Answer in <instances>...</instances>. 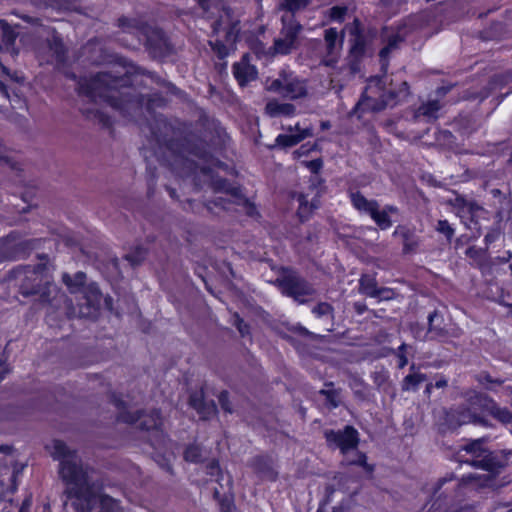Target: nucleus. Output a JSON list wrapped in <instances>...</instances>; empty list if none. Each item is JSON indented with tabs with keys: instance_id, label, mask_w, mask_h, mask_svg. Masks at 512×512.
Here are the masks:
<instances>
[{
	"instance_id": "f257e3e1",
	"label": "nucleus",
	"mask_w": 512,
	"mask_h": 512,
	"mask_svg": "<svg viewBox=\"0 0 512 512\" xmlns=\"http://www.w3.org/2000/svg\"><path fill=\"white\" fill-rule=\"evenodd\" d=\"M74 497L77 512H119V504L113 498L96 493L89 485L77 455L66 450V495Z\"/></svg>"
},
{
	"instance_id": "f03ea898",
	"label": "nucleus",
	"mask_w": 512,
	"mask_h": 512,
	"mask_svg": "<svg viewBox=\"0 0 512 512\" xmlns=\"http://www.w3.org/2000/svg\"><path fill=\"white\" fill-rule=\"evenodd\" d=\"M85 274L78 272L74 280L66 277V287L71 294H79L81 297H75L81 300L76 308L71 311L66 310V315L71 314L79 317L94 318L102 309H112V298L103 296L95 283L85 284Z\"/></svg>"
},
{
	"instance_id": "7ed1b4c3",
	"label": "nucleus",
	"mask_w": 512,
	"mask_h": 512,
	"mask_svg": "<svg viewBox=\"0 0 512 512\" xmlns=\"http://www.w3.org/2000/svg\"><path fill=\"white\" fill-rule=\"evenodd\" d=\"M387 77H374L368 82L363 97L357 104V109L365 111H380L388 106H394L408 95V85L401 82L398 90L386 87Z\"/></svg>"
},
{
	"instance_id": "20e7f679",
	"label": "nucleus",
	"mask_w": 512,
	"mask_h": 512,
	"mask_svg": "<svg viewBox=\"0 0 512 512\" xmlns=\"http://www.w3.org/2000/svg\"><path fill=\"white\" fill-rule=\"evenodd\" d=\"M125 83L126 80L123 78L114 77L108 73H100L90 81L87 93L93 98H104L113 107L123 109L124 104L118 101V96L121 98L130 96L129 88L124 87Z\"/></svg>"
},
{
	"instance_id": "39448f33",
	"label": "nucleus",
	"mask_w": 512,
	"mask_h": 512,
	"mask_svg": "<svg viewBox=\"0 0 512 512\" xmlns=\"http://www.w3.org/2000/svg\"><path fill=\"white\" fill-rule=\"evenodd\" d=\"M478 411L487 412L495 419L505 424L512 422V413L507 408L500 407L493 399L485 395L476 394L471 398L469 412L459 417V423L480 422L481 419L477 416Z\"/></svg>"
},
{
	"instance_id": "423d86ee",
	"label": "nucleus",
	"mask_w": 512,
	"mask_h": 512,
	"mask_svg": "<svg viewBox=\"0 0 512 512\" xmlns=\"http://www.w3.org/2000/svg\"><path fill=\"white\" fill-rule=\"evenodd\" d=\"M266 90L281 94L289 99H298L307 95L305 81L299 79L292 72L286 71H282L278 78L268 81Z\"/></svg>"
},
{
	"instance_id": "0eeeda50",
	"label": "nucleus",
	"mask_w": 512,
	"mask_h": 512,
	"mask_svg": "<svg viewBox=\"0 0 512 512\" xmlns=\"http://www.w3.org/2000/svg\"><path fill=\"white\" fill-rule=\"evenodd\" d=\"M282 23L283 28L280 36L274 42V49L276 53L284 55L290 53L296 47L301 25L295 21L291 14L283 15Z\"/></svg>"
},
{
	"instance_id": "6e6552de",
	"label": "nucleus",
	"mask_w": 512,
	"mask_h": 512,
	"mask_svg": "<svg viewBox=\"0 0 512 512\" xmlns=\"http://www.w3.org/2000/svg\"><path fill=\"white\" fill-rule=\"evenodd\" d=\"M325 436L328 443L339 448L343 454L354 450L358 444V433L350 426L343 431H327Z\"/></svg>"
},
{
	"instance_id": "1a4fd4ad",
	"label": "nucleus",
	"mask_w": 512,
	"mask_h": 512,
	"mask_svg": "<svg viewBox=\"0 0 512 512\" xmlns=\"http://www.w3.org/2000/svg\"><path fill=\"white\" fill-rule=\"evenodd\" d=\"M121 421L126 423H139V427L146 430H157L162 420L157 411L147 415H140L137 410L130 409L122 411L119 415Z\"/></svg>"
},
{
	"instance_id": "9d476101",
	"label": "nucleus",
	"mask_w": 512,
	"mask_h": 512,
	"mask_svg": "<svg viewBox=\"0 0 512 512\" xmlns=\"http://www.w3.org/2000/svg\"><path fill=\"white\" fill-rule=\"evenodd\" d=\"M285 129L287 133L280 134L275 139L277 146L284 148L291 147L312 135V129L310 127H301L299 123L294 127L289 126Z\"/></svg>"
},
{
	"instance_id": "9b49d317",
	"label": "nucleus",
	"mask_w": 512,
	"mask_h": 512,
	"mask_svg": "<svg viewBox=\"0 0 512 512\" xmlns=\"http://www.w3.org/2000/svg\"><path fill=\"white\" fill-rule=\"evenodd\" d=\"M233 74L240 85H245L257 77V70L249 63L248 55H244L241 61L234 64Z\"/></svg>"
},
{
	"instance_id": "f8f14e48",
	"label": "nucleus",
	"mask_w": 512,
	"mask_h": 512,
	"mask_svg": "<svg viewBox=\"0 0 512 512\" xmlns=\"http://www.w3.org/2000/svg\"><path fill=\"white\" fill-rule=\"evenodd\" d=\"M284 289L288 295L293 296L300 302H303L301 299L302 296L309 295L313 292L311 286L307 282L297 277H289L285 281Z\"/></svg>"
},
{
	"instance_id": "ddd939ff",
	"label": "nucleus",
	"mask_w": 512,
	"mask_h": 512,
	"mask_svg": "<svg viewBox=\"0 0 512 512\" xmlns=\"http://www.w3.org/2000/svg\"><path fill=\"white\" fill-rule=\"evenodd\" d=\"M296 108L293 104L280 102L276 99L269 100L265 107V112L270 117H291L295 114Z\"/></svg>"
},
{
	"instance_id": "4468645a",
	"label": "nucleus",
	"mask_w": 512,
	"mask_h": 512,
	"mask_svg": "<svg viewBox=\"0 0 512 512\" xmlns=\"http://www.w3.org/2000/svg\"><path fill=\"white\" fill-rule=\"evenodd\" d=\"M33 280L41 282L42 278H40V275L38 273H34ZM21 289L24 295L39 294L43 300H49L51 294L56 292V287L50 284L48 281L45 282L44 286H41L40 283H38L37 286L31 289L26 287V285H23Z\"/></svg>"
},
{
	"instance_id": "2eb2a0df",
	"label": "nucleus",
	"mask_w": 512,
	"mask_h": 512,
	"mask_svg": "<svg viewBox=\"0 0 512 512\" xmlns=\"http://www.w3.org/2000/svg\"><path fill=\"white\" fill-rule=\"evenodd\" d=\"M131 29V33L138 38L139 42H144L150 46H153L158 39L162 38V34L159 30H154L149 27H134Z\"/></svg>"
},
{
	"instance_id": "dca6fc26",
	"label": "nucleus",
	"mask_w": 512,
	"mask_h": 512,
	"mask_svg": "<svg viewBox=\"0 0 512 512\" xmlns=\"http://www.w3.org/2000/svg\"><path fill=\"white\" fill-rule=\"evenodd\" d=\"M397 209L392 206H387L383 210H379V206L373 211L371 214V218L375 221V223L383 230L388 229L392 225V221L390 220V214L396 213Z\"/></svg>"
},
{
	"instance_id": "f3484780",
	"label": "nucleus",
	"mask_w": 512,
	"mask_h": 512,
	"mask_svg": "<svg viewBox=\"0 0 512 512\" xmlns=\"http://www.w3.org/2000/svg\"><path fill=\"white\" fill-rule=\"evenodd\" d=\"M351 202L359 212L366 213L370 216L378 205L376 201L368 200L360 193H352Z\"/></svg>"
},
{
	"instance_id": "a211bd4d",
	"label": "nucleus",
	"mask_w": 512,
	"mask_h": 512,
	"mask_svg": "<svg viewBox=\"0 0 512 512\" xmlns=\"http://www.w3.org/2000/svg\"><path fill=\"white\" fill-rule=\"evenodd\" d=\"M236 36L229 32L226 35V43H222L219 40L211 41L210 44L212 49L218 54L219 57L223 58L228 55L230 48L235 42Z\"/></svg>"
},
{
	"instance_id": "6ab92c4d",
	"label": "nucleus",
	"mask_w": 512,
	"mask_h": 512,
	"mask_svg": "<svg viewBox=\"0 0 512 512\" xmlns=\"http://www.w3.org/2000/svg\"><path fill=\"white\" fill-rule=\"evenodd\" d=\"M297 201L299 203L298 207V215L301 220H305L309 217L311 212L318 207V201L312 200L310 203L307 200L305 195L299 194L297 196Z\"/></svg>"
},
{
	"instance_id": "aec40b11",
	"label": "nucleus",
	"mask_w": 512,
	"mask_h": 512,
	"mask_svg": "<svg viewBox=\"0 0 512 512\" xmlns=\"http://www.w3.org/2000/svg\"><path fill=\"white\" fill-rule=\"evenodd\" d=\"M426 380V376L419 372H413L408 374L402 383V389L404 391H415L418 386Z\"/></svg>"
},
{
	"instance_id": "412c9836",
	"label": "nucleus",
	"mask_w": 512,
	"mask_h": 512,
	"mask_svg": "<svg viewBox=\"0 0 512 512\" xmlns=\"http://www.w3.org/2000/svg\"><path fill=\"white\" fill-rule=\"evenodd\" d=\"M325 41L329 54H334L341 47V40L338 42V32L334 28L326 30Z\"/></svg>"
},
{
	"instance_id": "4be33fe9",
	"label": "nucleus",
	"mask_w": 512,
	"mask_h": 512,
	"mask_svg": "<svg viewBox=\"0 0 512 512\" xmlns=\"http://www.w3.org/2000/svg\"><path fill=\"white\" fill-rule=\"evenodd\" d=\"M439 109L440 105L437 101H430L419 107L417 115L426 116L429 119H435L437 117V112L439 111Z\"/></svg>"
},
{
	"instance_id": "5701e85b",
	"label": "nucleus",
	"mask_w": 512,
	"mask_h": 512,
	"mask_svg": "<svg viewBox=\"0 0 512 512\" xmlns=\"http://www.w3.org/2000/svg\"><path fill=\"white\" fill-rule=\"evenodd\" d=\"M307 4V0H282L280 7L293 15L294 12L305 8Z\"/></svg>"
},
{
	"instance_id": "b1692460",
	"label": "nucleus",
	"mask_w": 512,
	"mask_h": 512,
	"mask_svg": "<svg viewBox=\"0 0 512 512\" xmlns=\"http://www.w3.org/2000/svg\"><path fill=\"white\" fill-rule=\"evenodd\" d=\"M360 291L369 296L373 297L377 294V288L372 278L365 276L360 279Z\"/></svg>"
},
{
	"instance_id": "393cba45",
	"label": "nucleus",
	"mask_w": 512,
	"mask_h": 512,
	"mask_svg": "<svg viewBox=\"0 0 512 512\" xmlns=\"http://www.w3.org/2000/svg\"><path fill=\"white\" fill-rule=\"evenodd\" d=\"M202 456L201 448L197 445L189 446L184 454L187 461L198 462Z\"/></svg>"
},
{
	"instance_id": "a878e982",
	"label": "nucleus",
	"mask_w": 512,
	"mask_h": 512,
	"mask_svg": "<svg viewBox=\"0 0 512 512\" xmlns=\"http://www.w3.org/2000/svg\"><path fill=\"white\" fill-rule=\"evenodd\" d=\"M13 243L10 237L0 239V261L10 257V249Z\"/></svg>"
},
{
	"instance_id": "bb28decb",
	"label": "nucleus",
	"mask_w": 512,
	"mask_h": 512,
	"mask_svg": "<svg viewBox=\"0 0 512 512\" xmlns=\"http://www.w3.org/2000/svg\"><path fill=\"white\" fill-rule=\"evenodd\" d=\"M191 404L195 409L199 411L200 414L203 415V418H208L210 415H213L216 411L214 404L206 405L202 410V404L200 402H197L194 398L191 399Z\"/></svg>"
},
{
	"instance_id": "cd10ccee",
	"label": "nucleus",
	"mask_w": 512,
	"mask_h": 512,
	"mask_svg": "<svg viewBox=\"0 0 512 512\" xmlns=\"http://www.w3.org/2000/svg\"><path fill=\"white\" fill-rule=\"evenodd\" d=\"M479 382L487 389L494 390V386H500L503 381L500 379H493L488 374H482L479 376Z\"/></svg>"
},
{
	"instance_id": "c85d7f7f",
	"label": "nucleus",
	"mask_w": 512,
	"mask_h": 512,
	"mask_svg": "<svg viewBox=\"0 0 512 512\" xmlns=\"http://www.w3.org/2000/svg\"><path fill=\"white\" fill-rule=\"evenodd\" d=\"M436 230L439 233L444 234L448 240H450L454 235V229L451 227L447 220H439Z\"/></svg>"
},
{
	"instance_id": "c756f323",
	"label": "nucleus",
	"mask_w": 512,
	"mask_h": 512,
	"mask_svg": "<svg viewBox=\"0 0 512 512\" xmlns=\"http://www.w3.org/2000/svg\"><path fill=\"white\" fill-rule=\"evenodd\" d=\"M313 313L316 317H331L332 316V307L328 303H319L316 307L313 309Z\"/></svg>"
},
{
	"instance_id": "7c9ffc66",
	"label": "nucleus",
	"mask_w": 512,
	"mask_h": 512,
	"mask_svg": "<svg viewBox=\"0 0 512 512\" xmlns=\"http://www.w3.org/2000/svg\"><path fill=\"white\" fill-rule=\"evenodd\" d=\"M464 449L468 453H471L477 457L481 456L484 452V449L482 448V442L480 440L473 441L472 443L466 445Z\"/></svg>"
},
{
	"instance_id": "2f4dec72",
	"label": "nucleus",
	"mask_w": 512,
	"mask_h": 512,
	"mask_svg": "<svg viewBox=\"0 0 512 512\" xmlns=\"http://www.w3.org/2000/svg\"><path fill=\"white\" fill-rule=\"evenodd\" d=\"M401 40H402V37H400L399 35H396L395 37L391 38V39L389 40L388 45H387L386 47H384V48L380 51V57H381L382 59L386 58V57H387V55L389 54L390 50H391L392 48H394V47L397 45V43H398L399 41H401Z\"/></svg>"
},
{
	"instance_id": "473e14b6",
	"label": "nucleus",
	"mask_w": 512,
	"mask_h": 512,
	"mask_svg": "<svg viewBox=\"0 0 512 512\" xmlns=\"http://www.w3.org/2000/svg\"><path fill=\"white\" fill-rule=\"evenodd\" d=\"M0 163L14 167L13 159L9 152L0 144Z\"/></svg>"
},
{
	"instance_id": "72a5a7b5",
	"label": "nucleus",
	"mask_w": 512,
	"mask_h": 512,
	"mask_svg": "<svg viewBox=\"0 0 512 512\" xmlns=\"http://www.w3.org/2000/svg\"><path fill=\"white\" fill-rule=\"evenodd\" d=\"M208 473L211 475V477H215L216 481H219V477L222 475V472L220 470V467L217 462L213 461L208 466Z\"/></svg>"
},
{
	"instance_id": "f704fd0d",
	"label": "nucleus",
	"mask_w": 512,
	"mask_h": 512,
	"mask_svg": "<svg viewBox=\"0 0 512 512\" xmlns=\"http://www.w3.org/2000/svg\"><path fill=\"white\" fill-rule=\"evenodd\" d=\"M345 13H346V8L336 6V7L331 8L330 17L333 20H341L343 18V16L345 15Z\"/></svg>"
},
{
	"instance_id": "c9c22d12",
	"label": "nucleus",
	"mask_w": 512,
	"mask_h": 512,
	"mask_svg": "<svg viewBox=\"0 0 512 512\" xmlns=\"http://www.w3.org/2000/svg\"><path fill=\"white\" fill-rule=\"evenodd\" d=\"M376 298H379L380 300H389L394 297V292L387 288L377 289V294L375 296Z\"/></svg>"
},
{
	"instance_id": "e433bc0d",
	"label": "nucleus",
	"mask_w": 512,
	"mask_h": 512,
	"mask_svg": "<svg viewBox=\"0 0 512 512\" xmlns=\"http://www.w3.org/2000/svg\"><path fill=\"white\" fill-rule=\"evenodd\" d=\"M351 52L355 56H358V55H360L363 52V45H362V42H361V38L358 35H356L355 38H354V44L351 47Z\"/></svg>"
},
{
	"instance_id": "4c0bfd02",
	"label": "nucleus",
	"mask_w": 512,
	"mask_h": 512,
	"mask_svg": "<svg viewBox=\"0 0 512 512\" xmlns=\"http://www.w3.org/2000/svg\"><path fill=\"white\" fill-rule=\"evenodd\" d=\"M235 324L237 325V328L242 335H245L249 332L247 325L244 324L243 320L240 319L237 315L235 316Z\"/></svg>"
},
{
	"instance_id": "58836bf2",
	"label": "nucleus",
	"mask_w": 512,
	"mask_h": 512,
	"mask_svg": "<svg viewBox=\"0 0 512 512\" xmlns=\"http://www.w3.org/2000/svg\"><path fill=\"white\" fill-rule=\"evenodd\" d=\"M405 348H406V345H404V344L399 347L398 358H399V367L400 368H403L408 363L406 356L403 354V351Z\"/></svg>"
},
{
	"instance_id": "ea45409f",
	"label": "nucleus",
	"mask_w": 512,
	"mask_h": 512,
	"mask_svg": "<svg viewBox=\"0 0 512 512\" xmlns=\"http://www.w3.org/2000/svg\"><path fill=\"white\" fill-rule=\"evenodd\" d=\"M500 235V232L499 230H493L491 232H489L486 236H485V241L487 243H492L494 242L496 239H498Z\"/></svg>"
},
{
	"instance_id": "a19ab883",
	"label": "nucleus",
	"mask_w": 512,
	"mask_h": 512,
	"mask_svg": "<svg viewBox=\"0 0 512 512\" xmlns=\"http://www.w3.org/2000/svg\"><path fill=\"white\" fill-rule=\"evenodd\" d=\"M220 402H221V405H222L223 409H225L228 412H231V409L228 406L227 401H226V394H221Z\"/></svg>"
},
{
	"instance_id": "79ce46f5",
	"label": "nucleus",
	"mask_w": 512,
	"mask_h": 512,
	"mask_svg": "<svg viewBox=\"0 0 512 512\" xmlns=\"http://www.w3.org/2000/svg\"><path fill=\"white\" fill-rule=\"evenodd\" d=\"M198 4L200 5V7L205 11V12H208L209 11V2L210 0H197Z\"/></svg>"
},
{
	"instance_id": "37998d69",
	"label": "nucleus",
	"mask_w": 512,
	"mask_h": 512,
	"mask_svg": "<svg viewBox=\"0 0 512 512\" xmlns=\"http://www.w3.org/2000/svg\"><path fill=\"white\" fill-rule=\"evenodd\" d=\"M351 463H356V464H359V465H365L366 464V456L363 455V454H359L357 456V460L352 461Z\"/></svg>"
},
{
	"instance_id": "c03bdc74",
	"label": "nucleus",
	"mask_w": 512,
	"mask_h": 512,
	"mask_svg": "<svg viewBox=\"0 0 512 512\" xmlns=\"http://www.w3.org/2000/svg\"><path fill=\"white\" fill-rule=\"evenodd\" d=\"M445 386H447V380L444 378L437 380L436 383L434 384V387L436 388H443Z\"/></svg>"
},
{
	"instance_id": "a18cd8bd",
	"label": "nucleus",
	"mask_w": 512,
	"mask_h": 512,
	"mask_svg": "<svg viewBox=\"0 0 512 512\" xmlns=\"http://www.w3.org/2000/svg\"><path fill=\"white\" fill-rule=\"evenodd\" d=\"M309 168L313 171H316L320 168L321 166V163L319 161H311L309 164H308Z\"/></svg>"
},
{
	"instance_id": "49530a36",
	"label": "nucleus",
	"mask_w": 512,
	"mask_h": 512,
	"mask_svg": "<svg viewBox=\"0 0 512 512\" xmlns=\"http://www.w3.org/2000/svg\"><path fill=\"white\" fill-rule=\"evenodd\" d=\"M30 500H25L19 512H29Z\"/></svg>"
},
{
	"instance_id": "de8ad7c7",
	"label": "nucleus",
	"mask_w": 512,
	"mask_h": 512,
	"mask_svg": "<svg viewBox=\"0 0 512 512\" xmlns=\"http://www.w3.org/2000/svg\"><path fill=\"white\" fill-rule=\"evenodd\" d=\"M504 393L508 396H512V386H507L504 388ZM511 405H512V401H511Z\"/></svg>"
},
{
	"instance_id": "09e8293b",
	"label": "nucleus",
	"mask_w": 512,
	"mask_h": 512,
	"mask_svg": "<svg viewBox=\"0 0 512 512\" xmlns=\"http://www.w3.org/2000/svg\"><path fill=\"white\" fill-rule=\"evenodd\" d=\"M433 387H434V385H433V384H431V383H430V384H428V385L426 386V390H425V392H426L427 394H430V393H431V390H432V388H433Z\"/></svg>"
},
{
	"instance_id": "8fccbe9b",
	"label": "nucleus",
	"mask_w": 512,
	"mask_h": 512,
	"mask_svg": "<svg viewBox=\"0 0 512 512\" xmlns=\"http://www.w3.org/2000/svg\"><path fill=\"white\" fill-rule=\"evenodd\" d=\"M355 307L359 313H362L364 310V306L361 304H356Z\"/></svg>"
},
{
	"instance_id": "3c124183",
	"label": "nucleus",
	"mask_w": 512,
	"mask_h": 512,
	"mask_svg": "<svg viewBox=\"0 0 512 512\" xmlns=\"http://www.w3.org/2000/svg\"><path fill=\"white\" fill-rule=\"evenodd\" d=\"M63 469H64V462L62 460H60V462H59V472L61 473Z\"/></svg>"
},
{
	"instance_id": "603ef678",
	"label": "nucleus",
	"mask_w": 512,
	"mask_h": 512,
	"mask_svg": "<svg viewBox=\"0 0 512 512\" xmlns=\"http://www.w3.org/2000/svg\"><path fill=\"white\" fill-rule=\"evenodd\" d=\"M437 317L436 314H431L429 315V322H430V325L432 324V322L434 321V318Z\"/></svg>"
},
{
	"instance_id": "864d4df0",
	"label": "nucleus",
	"mask_w": 512,
	"mask_h": 512,
	"mask_svg": "<svg viewBox=\"0 0 512 512\" xmlns=\"http://www.w3.org/2000/svg\"><path fill=\"white\" fill-rule=\"evenodd\" d=\"M142 257H143V253H141V256H140V257H138V258H136V259H133L132 257H129V259H130L131 261L137 262V261H140V259H141Z\"/></svg>"
},
{
	"instance_id": "5fc2aeb1",
	"label": "nucleus",
	"mask_w": 512,
	"mask_h": 512,
	"mask_svg": "<svg viewBox=\"0 0 512 512\" xmlns=\"http://www.w3.org/2000/svg\"><path fill=\"white\" fill-rule=\"evenodd\" d=\"M322 128H323V129H327V128H329V124H328L327 122H323V123H322Z\"/></svg>"
},
{
	"instance_id": "6e6d98bb",
	"label": "nucleus",
	"mask_w": 512,
	"mask_h": 512,
	"mask_svg": "<svg viewBox=\"0 0 512 512\" xmlns=\"http://www.w3.org/2000/svg\"><path fill=\"white\" fill-rule=\"evenodd\" d=\"M481 210H482V209H481V208H479V207H477L475 210H473V208H471V211H472V212H478V211H481Z\"/></svg>"
},
{
	"instance_id": "4d7b16f0",
	"label": "nucleus",
	"mask_w": 512,
	"mask_h": 512,
	"mask_svg": "<svg viewBox=\"0 0 512 512\" xmlns=\"http://www.w3.org/2000/svg\"><path fill=\"white\" fill-rule=\"evenodd\" d=\"M132 100L129 98V99H125V102L129 103L131 102Z\"/></svg>"
},
{
	"instance_id": "13d9d810",
	"label": "nucleus",
	"mask_w": 512,
	"mask_h": 512,
	"mask_svg": "<svg viewBox=\"0 0 512 512\" xmlns=\"http://www.w3.org/2000/svg\"><path fill=\"white\" fill-rule=\"evenodd\" d=\"M43 512H50V510L45 508Z\"/></svg>"
}]
</instances>
